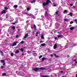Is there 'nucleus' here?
I'll return each mask as SVG.
<instances>
[{"instance_id":"f257e3e1","label":"nucleus","mask_w":77,"mask_h":77,"mask_svg":"<svg viewBox=\"0 0 77 77\" xmlns=\"http://www.w3.org/2000/svg\"><path fill=\"white\" fill-rule=\"evenodd\" d=\"M6 18H8L7 19V21H9L11 23L12 21H13V20H14V18H11V17L9 16L8 15H6Z\"/></svg>"},{"instance_id":"f03ea898","label":"nucleus","mask_w":77,"mask_h":77,"mask_svg":"<svg viewBox=\"0 0 77 77\" xmlns=\"http://www.w3.org/2000/svg\"><path fill=\"white\" fill-rule=\"evenodd\" d=\"M49 3H51V1H50V0H47L46 1V2H43V5L44 6H45V5H47Z\"/></svg>"},{"instance_id":"7ed1b4c3","label":"nucleus","mask_w":77,"mask_h":77,"mask_svg":"<svg viewBox=\"0 0 77 77\" xmlns=\"http://www.w3.org/2000/svg\"><path fill=\"white\" fill-rule=\"evenodd\" d=\"M26 15H28L29 17H32V18H34V19H35L36 17H35V16L33 15V14H27Z\"/></svg>"},{"instance_id":"20e7f679","label":"nucleus","mask_w":77,"mask_h":77,"mask_svg":"<svg viewBox=\"0 0 77 77\" xmlns=\"http://www.w3.org/2000/svg\"><path fill=\"white\" fill-rule=\"evenodd\" d=\"M73 62L74 63L73 64V65L75 66H77V60L76 59L73 60Z\"/></svg>"},{"instance_id":"39448f33","label":"nucleus","mask_w":77,"mask_h":77,"mask_svg":"<svg viewBox=\"0 0 77 77\" xmlns=\"http://www.w3.org/2000/svg\"><path fill=\"white\" fill-rule=\"evenodd\" d=\"M33 70V71H39V68L38 67H35V68H34Z\"/></svg>"},{"instance_id":"423d86ee","label":"nucleus","mask_w":77,"mask_h":77,"mask_svg":"<svg viewBox=\"0 0 77 77\" xmlns=\"http://www.w3.org/2000/svg\"><path fill=\"white\" fill-rule=\"evenodd\" d=\"M45 17L47 18L48 17V13H47V11H45Z\"/></svg>"},{"instance_id":"0eeeda50","label":"nucleus","mask_w":77,"mask_h":77,"mask_svg":"<svg viewBox=\"0 0 77 77\" xmlns=\"http://www.w3.org/2000/svg\"><path fill=\"white\" fill-rule=\"evenodd\" d=\"M0 61L2 62V63H3V65H6V63H5V60H0Z\"/></svg>"},{"instance_id":"6e6552de","label":"nucleus","mask_w":77,"mask_h":77,"mask_svg":"<svg viewBox=\"0 0 77 77\" xmlns=\"http://www.w3.org/2000/svg\"><path fill=\"white\" fill-rule=\"evenodd\" d=\"M29 36V35H28V34H26L23 37L24 38L23 39H26L27 37H28Z\"/></svg>"},{"instance_id":"1a4fd4ad","label":"nucleus","mask_w":77,"mask_h":77,"mask_svg":"<svg viewBox=\"0 0 77 77\" xmlns=\"http://www.w3.org/2000/svg\"><path fill=\"white\" fill-rule=\"evenodd\" d=\"M57 48V45L56 44H55L54 46V49H56Z\"/></svg>"},{"instance_id":"9d476101","label":"nucleus","mask_w":77,"mask_h":77,"mask_svg":"<svg viewBox=\"0 0 77 77\" xmlns=\"http://www.w3.org/2000/svg\"><path fill=\"white\" fill-rule=\"evenodd\" d=\"M45 69V68L44 67H41L39 68V70L40 69V70H44V69Z\"/></svg>"},{"instance_id":"9b49d317","label":"nucleus","mask_w":77,"mask_h":77,"mask_svg":"<svg viewBox=\"0 0 77 77\" xmlns=\"http://www.w3.org/2000/svg\"><path fill=\"white\" fill-rule=\"evenodd\" d=\"M5 13H6V10H3L2 11L1 13V14H5Z\"/></svg>"},{"instance_id":"f8f14e48","label":"nucleus","mask_w":77,"mask_h":77,"mask_svg":"<svg viewBox=\"0 0 77 77\" xmlns=\"http://www.w3.org/2000/svg\"><path fill=\"white\" fill-rule=\"evenodd\" d=\"M18 43V42H15V43H14L13 44L11 45V46H15V45H16V44Z\"/></svg>"},{"instance_id":"ddd939ff","label":"nucleus","mask_w":77,"mask_h":77,"mask_svg":"<svg viewBox=\"0 0 77 77\" xmlns=\"http://www.w3.org/2000/svg\"><path fill=\"white\" fill-rule=\"evenodd\" d=\"M75 29V27H71L70 28V29L71 30H72L73 29Z\"/></svg>"},{"instance_id":"4468645a","label":"nucleus","mask_w":77,"mask_h":77,"mask_svg":"<svg viewBox=\"0 0 77 77\" xmlns=\"http://www.w3.org/2000/svg\"><path fill=\"white\" fill-rule=\"evenodd\" d=\"M46 59H46V58L45 57L42 58V62H43V61H44V60H46Z\"/></svg>"},{"instance_id":"2eb2a0df","label":"nucleus","mask_w":77,"mask_h":77,"mask_svg":"<svg viewBox=\"0 0 77 77\" xmlns=\"http://www.w3.org/2000/svg\"><path fill=\"white\" fill-rule=\"evenodd\" d=\"M50 77V76L44 75H42L41 77Z\"/></svg>"},{"instance_id":"dca6fc26","label":"nucleus","mask_w":77,"mask_h":77,"mask_svg":"<svg viewBox=\"0 0 77 77\" xmlns=\"http://www.w3.org/2000/svg\"><path fill=\"white\" fill-rule=\"evenodd\" d=\"M71 47H72V46H75V45H77V44H75L73 43H72V44H71Z\"/></svg>"},{"instance_id":"f3484780","label":"nucleus","mask_w":77,"mask_h":77,"mask_svg":"<svg viewBox=\"0 0 77 77\" xmlns=\"http://www.w3.org/2000/svg\"><path fill=\"white\" fill-rule=\"evenodd\" d=\"M14 9H15V8H18V5H14Z\"/></svg>"},{"instance_id":"a211bd4d","label":"nucleus","mask_w":77,"mask_h":77,"mask_svg":"<svg viewBox=\"0 0 77 77\" xmlns=\"http://www.w3.org/2000/svg\"><path fill=\"white\" fill-rule=\"evenodd\" d=\"M54 56H55V57H59V56L58 55H56V54H54Z\"/></svg>"},{"instance_id":"6ab92c4d","label":"nucleus","mask_w":77,"mask_h":77,"mask_svg":"<svg viewBox=\"0 0 77 77\" xmlns=\"http://www.w3.org/2000/svg\"><path fill=\"white\" fill-rule=\"evenodd\" d=\"M35 2H36V1L35 0H33V1H32L31 2V3H35Z\"/></svg>"},{"instance_id":"aec40b11","label":"nucleus","mask_w":77,"mask_h":77,"mask_svg":"<svg viewBox=\"0 0 77 77\" xmlns=\"http://www.w3.org/2000/svg\"><path fill=\"white\" fill-rule=\"evenodd\" d=\"M64 20L65 21L68 22L69 21V19H64Z\"/></svg>"},{"instance_id":"412c9836","label":"nucleus","mask_w":77,"mask_h":77,"mask_svg":"<svg viewBox=\"0 0 77 77\" xmlns=\"http://www.w3.org/2000/svg\"><path fill=\"white\" fill-rule=\"evenodd\" d=\"M34 30H36V26L35 24H34Z\"/></svg>"},{"instance_id":"4be33fe9","label":"nucleus","mask_w":77,"mask_h":77,"mask_svg":"<svg viewBox=\"0 0 77 77\" xmlns=\"http://www.w3.org/2000/svg\"><path fill=\"white\" fill-rule=\"evenodd\" d=\"M19 52V50H17L16 51H15V53H18Z\"/></svg>"},{"instance_id":"5701e85b","label":"nucleus","mask_w":77,"mask_h":77,"mask_svg":"<svg viewBox=\"0 0 77 77\" xmlns=\"http://www.w3.org/2000/svg\"><path fill=\"white\" fill-rule=\"evenodd\" d=\"M41 46H44L45 45V43H43L42 44H41Z\"/></svg>"},{"instance_id":"b1692460","label":"nucleus","mask_w":77,"mask_h":77,"mask_svg":"<svg viewBox=\"0 0 77 77\" xmlns=\"http://www.w3.org/2000/svg\"><path fill=\"white\" fill-rule=\"evenodd\" d=\"M26 9H27V10L28 11H30V8H26Z\"/></svg>"},{"instance_id":"393cba45","label":"nucleus","mask_w":77,"mask_h":77,"mask_svg":"<svg viewBox=\"0 0 77 77\" xmlns=\"http://www.w3.org/2000/svg\"><path fill=\"white\" fill-rule=\"evenodd\" d=\"M2 75L3 76H6V73H3L2 74Z\"/></svg>"},{"instance_id":"a878e982","label":"nucleus","mask_w":77,"mask_h":77,"mask_svg":"<svg viewBox=\"0 0 77 77\" xmlns=\"http://www.w3.org/2000/svg\"><path fill=\"white\" fill-rule=\"evenodd\" d=\"M69 15H70V16H72V13L70 12L69 13Z\"/></svg>"},{"instance_id":"bb28decb","label":"nucleus","mask_w":77,"mask_h":77,"mask_svg":"<svg viewBox=\"0 0 77 77\" xmlns=\"http://www.w3.org/2000/svg\"><path fill=\"white\" fill-rule=\"evenodd\" d=\"M44 36L43 35H41V38L42 39H44Z\"/></svg>"},{"instance_id":"cd10ccee","label":"nucleus","mask_w":77,"mask_h":77,"mask_svg":"<svg viewBox=\"0 0 77 77\" xmlns=\"http://www.w3.org/2000/svg\"><path fill=\"white\" fill-rule=\"evenodd\" d=\"M11 28L13 30H14L15 29V27L14 26H13L11 27Z\"/></svg>"},{"instance_id":"c85d7f7f","label":"nucleus","mask_w":77,"mask_h":77,"mask_svg":"<svg viewBox=\"0 0 77 77\" xmlns=\"http://www.w3.org/2000/svg\"><path fill=\"white\" fill-rule=\"evenodd\" d=\"M20 50L21 51H24V49L23 48H21L20 49Z\"/></svg>"},{"instance_id":"c756f323","label":"nucleus","mask_w":77,"mask_h":77,"mask_svg":"<svg viewBox=\"0 0 77 77\" xmlns=\"http://www.w3.org/2000/svg\"><path fill=\"white\" fill-rule=\"evenodd\" d=\"M1 56H3V52L2 51H1Z\"/></svg>"},{"instance_id":"7c9ffc66","label":"nucleus","mask_w":77,"mask_h":77,"mask_svg":"<svg viewBox=\"0 0 77 77\" xmlns=\"http://www.w3.org/2000/svg\"><path fill=\"white\" fill-rule=\"evenodd\" d=\"M64 13H65V14H66V12H67V10H64Z\"/></svg>"},{"instance_id":"2f4dec72","label":"nucleus","mask_w":77,"mask_h":77,"mask_svg":"<svg viewBox=\"0 0 77 77\" xmlns=\"http://www.w3.org/2000/svg\"><path fill=\"white\" fill-rule=\"evenodd\" d=\"M4 9H6V10H7V9H8V8L7 7H5L4 8Z\"/></svg>"},{"instance_id":"473e14b6","label":"nucleus","mask_w":77,"mask_h":77,"mask_svg":"<svg viewBox=\"0 0 77 77\" xmlns=\"http://www.w3.org/2000/svg\"><path fill=\"white\" fill-rule=\"evenodd\" d=\"M62 35H57V37L58 38H60V37H61L62 36Z\"/></svg>"},{"instance_id":"72a5a7b5","label":"nucleus","mask_w":77,"mask_h":77,"mask_svg":"<svg viewBox=\"0 0 77 77\" xmlns=\"http://www.w3.org/2000/svg\"><path fill=\"white\" fill-rule=\"evenodd\" d=\"M73 21H71L70 23V24H73Z\"/></svg>"},{"instance_id":"f704fd0d","label":"nucleus","mask_w":77,"mask_h":77,"mask_svg":"<svg viewBox=\"0 0 77 77\" xmlns=\"http://www.w3.org/2000/svg\"><path fill=\"white\" fill-rule=\"evenodd\" d=\"M14 53H11V56H14Z\"/></svg>"},{"instance_id":"c9c22d12","label":"nucleus","mask_w":77,"mask_h":77,"mask_svg":"<svg viewBox=\"0 0 77 77\" xmlns=\"http://www.w3.org/2000/svg\"><path fill=\"white\" fill-rule=\"evenodd\" d=\"M27 53H28L29 54H30V51H27Z\"/></svg>"},{"instance_id":"e433bc0d","label":"nucleus","mask_w":77,"mask_h":77,"mask_svg":"<svg viewBox=\"0 0 77 77\" xmlns=\"http://www.w3.org/2000/svg\"><path fill=\"white\" fill-rule=\"evenodd\" d=\"M20 43L21 44H23L24 43V41H22Z\"/></svg>"},{"instance_id":"4c0bfd02","label":"nucleus","mask_w":77,"mask_h":77,"mask_svg":"<svg viewBox=\"0 0 77 77\" xmlns=\"http://www.w3.org/2000/svg\"><path fill=\"white\" fill-rule=\"evenodd\" d=\"M42 57V55H41L39 57V59L41 58Z\"/></svg>"},{"instance_id":"58836bf2","label":"nucleus","mask_w":77,"mask_h":77,"mask_svg":"<svg viewBox=\"0 0 77 77\" xmlns=\"http://www.w3.org/2000/svg\"><path fill=\"white\" fill-rule=\"evenodd\" d=\"M1 68H2V69H3V68H4V67H3V66H1Z\"/></svg>"},{"instance_id":"ea45409f","label":"nucleus","mask_w":77,"mask_h":77,"mask_svg":"<svg viewBox=\"0 0 77 77\" xmlns=\"http://www.w3.org/2000/svg\"><path fill=\"white\" fill-rule=\"evenodd\" d=\"M51 58L49 59V61H51Z\"/></svg>"},{"instance_id":"a19ab883","label":"nucleus","mask_w":77,"mask_h":77,"mask_svg":"<svg viewBox=\"0 0 77 77\" xmlns=\"http://www.w3.org/2000/svg\"><path fill=\"white\" fill-rule=\"evenodd\" d=\"M75 22L76 23H77V19H75Z\"/></svg>"},{"instance_id":"79ce46f5","label":"nucleus","mask_w":77,"mask_h":77,"mask_svg":"<svg viewBox=\"0 0 77 77\" xmlns=\"http://www.w3.org/2000/svg\"><path fill=\"white\" fill-rule=\"evenodd\" d=\"M41 17L42 18H43V17H44V16L43 15H42Z\"/></svg>"},{"instance_id":"37998d69","label":"nucleus","mask_w":77,"mask_h":77,"mask_svg":"<svg viewBox=\"0 0 77 77\" xmlns=\"http://www.w3.org/2000/svg\"><path fill=\"white\" fill-rule=\"evenodd\" d=\"M26 23H29V20H27L26 22Z\"/></svg>"},{"instance_id":"c03bdc74","label":"nucleus","mask_w":77,"mask_h":77,"mask_svg":"<svg viewBox=\"0 0 77 77\" xmlns=\"http://www.w3.org/2000/svg\"><path fill=\"white\" fill-rule=\"evenodd\" d=\"M34 55H35V56H36L37 54H36L35 53V54H34Z\"/></svg>"},{"instance_id":"a18cd8bd","label":"nucleus","mask_w":77,"mask_h":77,"mask_svg":"<svg viewBox=\"0 0 77 77\" xmlns=\"http://www.w3.org/2000/svg\"><path fill=\"white\" fill-rule=\"evenodd\" d=\"M58 13V12L56 11L55 13V14H57Z\"/></svg>"},{"instance_id":"49530a36","label":"nucleus","mask_w":77,"mask_h":77,"mask_svg":"<svg viewBox=\"0 0 77 77\" xmlns=\"http://www.w3.org/2000/svg\"><path fill=\"white\" fill-rule=\"evenodd\" d=\"M18 36H19L18 35H17L16 38H18Z\"/></svg>"},{"instance_id":"de8ad7c7","label":"nucleus","mask_w":77,"mask_h":77,"mask_svg":"<svg viewBox=\"0 0 77 77\" xmlns=\"http://www.w3.org/2000/svg\"><path fill=\"white\" fill-rule=\"evenodd\" d=\"M57 38V37H55V39H56Z\"/></svg>"},{"instance_id":"09e8293b","label":"nucleus","mask_w":77,"mask_h":77,"mask_svg":"<svg viewBox=\"0 0 77 77\" xmlns=\"http://www.w3.org/2000/svg\"><path fill=\"white\" fill-rule=\"evenodd\" d=\"M69 57V55H67V57Z\"/></svg>"},{"instance_id":"8fccbe9b","label":"nucleus","mask_w":77,"mask_h":77,"mask_svg":"<svg viewBox=\"0 0 77 77\" xmlns=\"http://www.w3.org/2000/svg\"><path fill=\"white\" fill-rule=\"evenodd\" d=\"M51 57H53V55H51Z\"/></svg>"},{"instance_id":"3c124183","label":"nucleus","mask_w":77,"mask_h":77,"mask_svg":"<svg viewBox=\"0 0 77 77\" xmlns=\"http://www.w3.org/2000/svg\"><path fill=\"white\" fill-rule=\"evenodd\" d=\"M63 72V71H62L60 72V73H61L62 72Z\"/></svg>"},{"instance_id":"603ef678","label":"nucleus","mask_w":77,"mask_h":77,"mask_svg":"<svg viewBox=\"0 0 77 77\" xmlns=\"http://www.w3.org/2000/svg\"><path fill=\"white\" fill-rule=\"evenodd\" d=\"M54 6H56V5H54Z\"/></svg>"},{"instance_id":"864d4df0","label":"nucleus","mask_w":77,"mask_h":77,"mask_svg":"<svg viewBox=\"0 0 77 77\" xmlns=\"http://www.w3.org/2000/svg\"><path fill=\"white\" fill-rule=\"evenodd\" d=\"M22 55L23 56H24V54H22Z\"/></svg>"},{"instance_id":"5fc2aeb1","label":"nucleus","mask_w":77,"mask_h":77,"mask_svg":"<svg viewBox=\"0 0 77 77\" xmlns=\"http://www.w3.org/2000/svg\"><path fill=\"white\" fill-rule=\"evenodd\" d=\"M70 6H72V4H70Z\"/></svg>"},{"instance_id":"6e6d98bb","label":"nucleus","mask_w":77,"mask_h":77,"mask_svg":"<svg viewBox=\"0 0 77 77\" xmlns=\"http://www.w3.org/2000/svg\"><path fill=\"white\" fill-rule=\"evenodd\" d=\"M13 24H15V23H13Z\"/></svg>"},{"instance_id":"4d7b16f0","label":"nucleus","mask_w":77,"mask_h":77,"mask_svg":"<svg viewBox=\"0 0 77 77\" xmlns=\"http://www.w3.org/2000/svg\"><path fill=\"white\" fill-rule=\"evenodd\" d=\"M36 34H38V33H39V32H36Z\"/></svg>"},{"instance_id":"13d9d810","label":"nucleus","mask_w":77,"mask_h":77,"mask_svg":"<svg viewBox=\"0 0 77 77\" xmlns=\"http://www.w3.org/2000/svg\"><path fill=\"white\" fill-rule=\"evenodd\" d=\"M40 42V43H41V42H42V41H41Z\"/></svg>"},{"instance_id":"bf43d9fd","label":"nucleus","mask_w":77,"mask_h":77,"mask_svg":"<svg viewBox=\"0 0 77 77\" xmlns=\"http://www.w3.org/2000/svg\"><path fill=\"white\" fill-rule=\"evenodd\" d=\"M45 28H46V29H47V28H48V27H45Z\"/></svg>"},{"instance_id":"052dcab7","label":"nucleus","mask_w":77,"mask_h":77,"mask_svg":"<svg viewBox=\"0 0 77 77\" xmlns=\"http://www.w3.org/2000/svg\"><path fill=\"white\" fill-rule=\"evenodd\" d=\"M35 36H38V35L36 34Z\"/></svg>"},{"instance_id":"680f3d73","label":"nucleus","mask_w":77,"mask_h":77,"mask_svg":"<svg viewBox=\"0 0 77 77\" xmlns=\"http://www.w3.org/2000/svg\"><path fill=\"white\" fill-rule=\"evenodd\" d=\"M31 28L32 29H33V27L32 26H31Z\"/></svg>"},{"instance_id":"e2e57ef3","label":"nucleus","mask_w":77,"mask_h":77,"mask_svg":"<svg viewBox=\"0 0 77 77\" xmlns=\"http://www.w3.org/2000/svg\"><path fill=\"white\" fill-rule=\"evenodd\" d=\"M73 8H75V6H73Z\"/></svg>"},{"instance_id":"0e129e2a","label":"nucleus","mask_w":77,"mask_h":77,"mask_svg":"<svg viewBox=\"0 0 77 77\" xmlns=\"http://www.w3.org/2000/svg\"><path fill=\"white\" fill-rule=\"evenodd\" d=\"M76 77H77V74H76Z\"/></svg>"},{"instance_id":"69168bd1","label":"nucleus","mask_w":77,"mask_h":77,"mask_svg":"<svg viewBox=\"0 0 77 77\" xmlns=\"http://www.w3.org/2000/svg\"><path fill=\"white\" fill-rule=\"evenodd\" d=\"M72 25H70L69 26V27H70V26H72Z\"/></svg>"},{"instance_id":"338daca9","label":"nucleus","mask_w":77,"mask_h":77,"mask_svg":"<svg viewBox=\"0 0 77 77\" xmlns=\"http://www.w3.org/2000/svg\"><path fill=\"white\" fill-rule=\"evenodd\" d=\"M7 36H9V35H8V34H7Z\"/></svg>"},{"instance_id":"774afa93","label":"nucleus","mask_w":77,"mask_h":77,"mask_svg":"<svg viewBox=\"0 0 77 77\" xmlns=\"http://www.w3.org/2000/svg\"><path fill=\"white\" fill-rule=\"evenodd\" d=\"M0 19H1V18H2V17H0Z\"/></svg>"}]
</instances>
